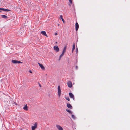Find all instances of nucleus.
Returning <instances> with one entry per match:
<instances>
[{
    "mask_svg": "<svg viewBox=\"0 0 130 130\" xmlns=\"http://www.w3.org/2000/svg\"><path fill=\"white\" fill-rule=\"evenodd\" d=\"M75 48V43H74L73 45L72 49L74 50Z\"/></svg>",
    "mask_w": 130,
    "mask_h": 130,
    "instance_id": "obj_17",
    "label": "nucleus"
},
{
    "mask_svg": "<svg viewBox=\"0 0 130 130\" xmlns=\"http://www.w3.org/2000/svg\"><path fill=\"white\" fill-rule=\"evenodd\" d=\"M74 50H73V49H72V52L73 53Z\"/></svg>",
    "mask_w": 130,
    "mask_h": 130,
    "instance_id": "obj_29",
    "label": "nucleus"
},
{
    "mask_svg": "<svg viewBox=\"0 0 130 130\" xmlns=\"http://www.w3.org/2000/svg\"><path fill=\"white\" fill-rule=\"evenodd\" d=\"M1 12V11H0V12Z\"/></svg>",
    "mask_w": 130,
    "mask_h": 130,
    "instance_id": "obj_33",
    "label": "nucleus"
},
{
    "mask_svg": "<svg viewBox=\"0 0 130 130\" xmlns=\"http://www.w3.org/2000/svg\"><path fill=\"white\" fill-rule=\"evenodd\" d=\"M65 52L62 51V54L64 55V53H65Z\"/></svg>",
    "mask_w": 130,
    "mask_h": 130,
    "instance_id": "obj_23",
    "label": "nucleus"
},
{
    "mask_svg": "<svg viewBox=\"0 0 130 130\" xmlns=\"http://www.w3.org/2000/svg\"><path fill=\"white\" fill-rule=\"evenodd\" d=\"M55 35H57V33H55Z\"/></svg>",
    "mask_w": 130,
    "mask_h": 130,
    "instance_id": "obj_28",
    "label": "nucleus"
},
{
    "mask_svg": "<svg viewBox=\"0 0 130 130\" xmlns=\"http://www.w3.org/2000/svg\"><path fill=\"white\" fill-rule=\"evenodd\" d=\"M53 49L56 52H58L59 51V49L57 45L54 46V47Z\"/></svg>",
    "mask_w": 130,
    "mask_h": 130,
    "instance_id": "obj_2",
    "label": "nucleus"
},
{
    "mask_svg": "<svg viewBox=\"0 0 130 130\" xmlns=\"http://www.w3.org/2000/svg\"><path fill=\"white\" fill-rule=\"evenodd\" d=\"M78 50V49L77 48H76V50L77 51V52Z\"/></svg>",
    "mask_w": 130,
    "mask_h": 130,
    "instance_id": "obj_30",
    "label": "nucleus"
},
{
    "mask_svg": "<svg viewBox=\"0 0 130 130\" xmlns=\"http://www.w3.org/2000/svg\"><path fill=\"white\" fill-rule=\"evenodd\" d=\"M56 43H57V42H56Z\"/></svg>",
    "mask_w": 130,
    "mask_h": 130,
    "instance_id": "obj_31",
    "label": "nucleus"
},
{
    "mask_svg": "<svg viewBox=\"0 0 130 130\" xmlns=\"http://www.w3.org/2000/svg\"><path fill=\"white\" fill-rule=\"evenodd\" d=\"M41 33L44 35V36H46L47 37V36L46 34V32L45 31H42L41 32Z\"/></svg>",
    "mask_w": 130,
    "mask_h": 130,
    "instance_id": "obj_12",
    "label": "nucleus"
},
{
    "mask_svg": "<svg viewBox=\"0 0 130 130\" xmlns=\"http://www.w3.org/2000/svg\"><path fill=\"white\" fill-rule=\"evenodd\" d=\"M39 85L40 87H41V86L40 84H39Z\"/></svg>",
    "mask_w": 130,
    "mask_h": 130,
    "instance_id": "obj_26",
    "label": "nucleus"
},
{
    "mask_svg": "<svg viewBox=\"0 0 130 130\" xmlns=\"http://www.w3.org/2000/svg\"><path fill=\"white\" fill-rule=\"evenodd\" d=\"M64 55L62 54H61L60 56V57H62Z\"/></svg>",
    "mask_w": 130,
    "mask_h": 130,
    "instance_id": "obj_22",
    "label": "nucleus"
},
{
    "mask_svg": "<svg viewBox=\"0 0 130 130\" xmlns=\"http://www.w3.org/2000/svg\"><path fill=\"white\" fill-rule=\"evenodd\" d=\"M38 64L40 66L42 70H44L45 69V67L43 66L42 64H40V63L38 62Z\"/></svg>",
    "mask_w": 130,
    "mask_h": 130,
    "instance_id": "obj_9",
    "label": "nucleus"
},
{
    "mask_svg": "<svg viewBox=\"0 0 130 130\" xmlns=\"http://www.w3.org/2000/svg\"><path fill=\"white\" fill-rule=\"evenodd\" d=\"M76 69H78V67L77 66H76Z\"/></svg>",
    "mask_w": 130,
    "mask_h": 130,
    "instance_id": "obj_27",
    "label": "nucleus"
},
{
    "mask_svg": "<svg viewBox=\"0 0 130 130\" xmlns=\"http://www.w3.org/2000/svg\"><path fill=\"white\" fill-rule=\"evenodd\" d=\"M1 16L2 18H4L5 19H7L8 18V17L7 16L4 15H2Z\"/></svg>",
    "mask_w": 130,
    "mask_h": 130,
    "instance_id": "obj_14",
    "label": "nucleus"
},
{
    "mask_svg": "<svg viewBox=\"0 0 130 130\" xmlns=\"http://www.w3.org/2000/svg\"><path fill=\"white\" fill-rule=\"evenodd\" d=\"M0 10H3L5 12H8L10 11V10L9 9H4L3 8H0Z\"/></svg>",
    "mask_w": 130,
    "mask_h": 130,
    "instance_id": "obj_10",
    "label": "nucleus"
},
{
    "mask_svg": "<svg viewBox=\"0 0 130 130\" xmlns=\"http://www.w3.org/2000/svg\"><path fill=\"white\" fill-rule=\"evenodd\" d=\"M58 96L60 97V96L61 94V90L60 89V87L59 86H58Z\"/></svg>",
    "mask_w": 130,
    "mask_h": 130,
    "instance_id": "obj_1",
    "label": "nucleus"
},
{
    "mask_svg": "<svg viewBox=\"0 0 130 130\" xmlns=\"http://www.w3.org/2000/svg\"><path fill=\"white\" fill-rule=\"evenodd\" d=\"M79 28V25L77 22L75 24V29L76 31H77Z\"/></svg>",
    "mask_w": 130,
    "mask_h": 130,
    "instance_id": "obj_8",
    "label": "nucleus"
},
{
    "mask_svg": "<svg viewBox=\"0 0 130 130\" xmlns=\"http://www.w3.org/2000/svg\"><path fill=\"white\" fill-rule=\"evenodd\" d=\"M37 122L35 123L34 125V126L32 127V130H35L37 127Z\"/></svg>",
    "mask_w": 130,
    "mask_h": 130,
    "instance_id": "obj_4",
    "label": "nucleus"
},
{
    "mask_svg": "<svg viewBox=\"0 0 130 130\" xmlns=\"http://www.w3.org/2000/svg\"><path fill=\"white\" fill-rule=\"evenodd\" d=\"M66 48H67V46H65L64 47V48H63V51L65 52L66 51Z\"/></svg>",
    "mask_w": 130,
    "mask_h": 130,
    "instance_id": "obj_18",
    "label": "nucleus"
},
{
    "mask_svg": "<svg viewBox=\"0 0 130 130\" xmlns=\"http://www.w3.org/2000/svg\"><path fill=\"white\" fill-rule=\"evenodd\" d=\"M69 96L70 98H72L73 100H74V95L71 93H69Z\"/></svg>",
    "mask_w": 130,
    "mask_h": 130,
    "instance_id": "obj_7",
    "label": "nucleus"
},
{
    "mask_svg": "<svg viewBox=\"0 0 130 130\" xmlns=\"http://www.w3.org/2000/svg\"><path fill=\"white\" fill-rule=\"evenodd\" d=\"M23 109L26 111H27L28 110V107L26 105L25 106L23 107Z\"/></svg>",
    "mask_w": 130,
    "mask_h": 130,
    "instance_id": "obj_13",
    "label": "nucleus"
},
{
    "mask_svg": "<svg viewBox=\"0 0 130 130\" xmlns=\"http://www.w3.org/2000/svg\"><path fill=\"white\" fill-rule=\"evenodd\" d=\"M11 62L12 63L14 64H16V63H22V62H21L18 61V60H12Z\"/></svg>",
    "mask_w": 130,
    "mask_h": 130,
    "instance_id": "obj_3",
    "label": "nucleus"
},
{
    "mask_svg": "<svg viewBox=\"0 0 130 130\" xmlns=\"http://www.w3.org/2000/svg\"><path fill=\"white\" fill-rule=\"evenodd\" d=\"M61 57H60V56H59V60H60L61 59Z\"/></svg>",
    "mask_w": 130,
    "mask_h": 130,
    "instance_id": "obj_24",
    "label": "nucleus"
},
{
    "mask_svg": "<svg viewBox=\"0 0 130 130\" xmlns=\"http://www.w3.org/2000/svg\"><path fill=\"white\" fill-rule=\"evenodd\" d=\"M67 107L68 108L70 109H72V107L70 104L69 103H67Z\"/></svg>",
    "mask_w": 130,
    "mask_h": 130,
    "instance_id": "obj_11",
    "label": "nucleus"
},
{
    "mask_svg": "<svg viewBox=\"0 0 130 130\" xmlns=\"http://www.w3.org/2000/svg\"><path fill=\"white\" fill-rule=\"evenodd\" d=\"M59 24H58V26H59Z\"/></svg>",
    "mask_w": 130,
    "mask_h": 130,
    "instance_id": "obj_32",
    "label": "nucleus"
},
{
    "mask_svg": "<svg viewBox=\"0 0 130 130\" xmlns=\"http://www.w3.org/2000/svg\"><path fill=\"white\" fill-rule=\"evenodd\" d=\"M72 117L74 119H75V117L74 115H72Z\"/></svg>",
    "mask_w": 130,
    "mask_h": 130,
    "instance_id": "obj_20",
    "label": "nucleus"
},
{
    "mask_svg": "<svg viewBox=\"0 0 130 130\" xmlns=\"http://www.w3.org/2000/svg\"><path fill=\"white\" fill-rule=\"evenodd\" d=\"M60 18H61L62 19V21L63 23H64L65 21L63 19V18L62 15H61L60 16Z\"/></svg>",
    "mask_w": 130,
    "mask_h": 130,
    "instance_id": "obj_16",
    "label": "nucleus"
},
{
    "mask_svg": "<svg viewBox=\"0 0 130 130\" xmlns=\"http://www.w3.org/2000/svg\"><path fill=\"white\" fill-rule=\"evenodd\" d=\"M69 1L70 3L71 4H72V0H69Z\"/></svg>",
    "mask_w": 130,
    "mask_h": 130,
    "instance_id": "obj_21",
    "label": "nucleus"
},
{
    "mask_svg": "<svg viewBox=\"0 0 130 130\" xmlns=\"http://www.w3.org/2000/svg\"><path fill=\"white\" fill-rule=\"evenodd\" d=\"M56 126L58 130H63V129L62 127L59 125H56Z\"/></svg>",
    "mask_w": 130,
    "mask_h": 130,
    "instance_id": "obj_6",
    "label": "nucleus"
},
{
    "mask_svg": "<svg viewBox=\"0 0 130 130\" xmlns=\"http://www.w3.org/2000/svg\"><path fill=\"white\" fill-rule=\"evenodd\" d=\"M29 72L30 73H32V71H31V70H30V71H29Z\"/></svg>",
    "mask_w": 130,
    "mask_h": 130,
    "instance_id": "obj_25",
    "label": "nucleus"
},
{
    "mask_svg": "<svg viewBox=\"0 0 130 130\" xmlns=\"http://www.w3.org/2000/svg\"><path fill=\"white\" fill-rule=\"evenodd\" d=\"M65 99L68 101H70V99L68 97H65Z\"/></svg>",
    "mask_w": 130,
    "mask_h": 130,
    "instance_id": "obj_19",
    "label": "nucleus"
},
{
    "mask_svg": "<svg viewBox=\"0 0 130 130\" xmlns=\"http://www.w3.org/2000/svg\"><path fill=\"white\" fill-rule=\"evenodd\" d=\"M66 111L68 112L70 114H72V112L68 109H66Z\"/></svg>",
    "mask_w": 130,
    "mask_h": 130,
    "instance_id": "obj_15",
    "label": "nucleus"
},
{
    "mask_svg": "<svg viewBox=\"0 0 130 130\" xmlns=\"http://www.w3.org/2000/svg\"><path fill=\"white\" fill-rule=\"evenodd\" d=\"M68 86L70 88H71L72 86V83L70 81H68L67 83Z\"/></svg>",
    "mask_w": 130,
    "mask_h": 130,
    "instance_id": "obj_5",
    "label": "nucleus"
}]
</instances>
